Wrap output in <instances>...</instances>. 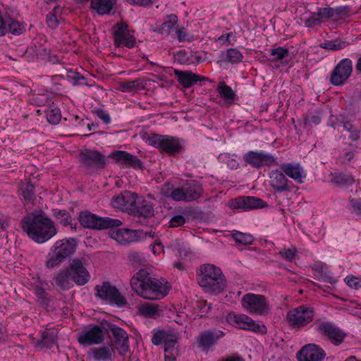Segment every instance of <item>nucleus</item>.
<instances>
[{
	"instance_id": "obj_1",
	"label": "nucleus",
	"mask_w": 361,
	"mask_h": 361,
	"mask_svg": "<svg viewBox=\"0 0 361 361\" xmlns=\"http://www.w3.org/2000/svg\"><path fill=\"white\" fill-rule=\"evenodd\" d=\"M130 283L138 295L149 300L164 298L171 289L165 279L153 277L147 269H139L131 278Z\"/></svg>"
},
{
	"instance_id": "obj_2",
	"label": "nucleus",
	"mask_w": 361,
	"mask_h": 361,
	"mask_svg": "<svg viewBox=\"0 0 361 361\" xmlns=\"http://www.w3.org/2000/svg\"><path fill=\"white\" fill-rule=\"evenodd\" d=\"M20 226L30 239L39 244L47 242L57 233L54 222L42 211L26 214Z\"/></svg>"
},
{
	"instance_id": "obj_3",
	"label": "nucleus",
	"mask_w": 361,
	"mask_h": 361,
	"mask_svg": "<svg viewBox=\"0 0 361 361\" xmlns=\"http://www.w3.org/2000/svg\"><path fill=\"white\" fill-rule=\"evenodd\" d=\"M90 279L88 270L78 258L71 259L69 265L61 269L53 278L56 286L63 291L70 290L74 285L84 286Z\"/></svg>"
},
{
	"instance_id": "obj_4",
	"label": "nucleus",
	"mask_w": 361,
	"mask_h": 361,
	"mask_svg": "<svg viewBox=\"0 0 361 361\" xmlns=\"http://www.w3.org/2000/svg\"><path fill=\"white\" fill-rule=\"evenodd\" d=\"M197 281L205 293L218 295L226 287L227 281L221 269L211 264H204L196 273Z\"/></svg>"
},
{
	"instance_id": "obj_5",
	"label": "nucleus",
	"mask_w": 361,
	"mask_h": 361,
	"mask_svg": "<svg viewBox=\"0 0 361 361\" xmlns=\"http://www.w3.org/2000/svg\"><path fill=\"white\" fill-rule=\"evenodd\" d=\"M170 183H166L162 189L166 197H171L175 201L192 202L199 199L203 194L202 185L194 179L183 181L182 184L173 188Z\"/></svg>"
},
{
	"instance_id": "obj_6",
	"label": "nucleus",
	"mask_w": 361,
	"mask_h": 361,
	"mask_svg": "<svg viewBox=\"0 0 361 361\" xmlns=\"http://www.w3.org/2000/svg\"><path fill=\"white\" fill-rule=\"evenodd\" d=\"M77 246V241L73 238L56 240L48 253L46 267L53 269L59 266L74 254Z\"/></svg>"
},
{
	"instance_id": "obj_7",
	"label": "nucleus",
	"mask_w": 361,
	"mask_h": 361,
	"mask_svg": "<svg viewBox=\"0 0 361 361\" xmlns=\"http://www.w3.org/2000/svg\"><path fill=\"white\" fill-rule=\"evenodd\" d=\"M147 141L149 145L169 156L185 151V140L176 136L153 133L148 136Z\"/></svg>"
},
{
	"instance_id": "obj_8",
	"label": "nucleus",
	"mask_w": 361,
	"mask_h": 361,
	"mask_svg": "<svg viewBox=\"0 0 361 361\" xmlns=\"http://www.w3.org/2000/svg\"><path fill=\"white\" fill-rule=\"evenodd\" d=\"M78 219L83 228L95 231L117 228L122 224L118 219L99 216L87 210L80 212Z\"/></svg>"
},
{
	"instance_id": "obj_9",
	"label": "nucleus",
	"mask_w": 361,
	"mask_h": 361,
	"mask_svg": "<svg viewBox=\"0 0 361 361\" xmlns=\"http://www.w3.org/2000/svg\"><path fill=\"white\" fill-rule=\"evenodd\" d=\"M94 290L96 292L95 297L109 305L121 307L127 304L125 297L121 295L115 286H112L109 281H104L101 285H96Z\"/></svg>"
},
{
	"instance_id": "obj_10",
	"label": "nucleus",
	"mask_w": 361,
	"mask_h": 361,
	"mask_svg": "<svg viewBox=\"0 0 361 361\" xmlns=\"http://www.w3.org/2000/svg\"><path fill=\"white\" fill-rule=\"evenodd\" d=\"M315 315L313 307L305 305L290 309L286 314V320L293 329H300L312 322Z\"/></svg>"
},
{
	"instance_id": "obj_11",
	"label": "nucleus",
	"mask_w": 361,
	"mask_h": 361,
	"mask_svg": "<svg viewBox=\"0 0 361 361\" xmlns=\"http://www.w3.org/2000/svg\"><path fill=\"white\" fill-rule=\"evenodd\" d=\"M241 305L252 315H264L269 310V302L264 295L252 293H246L243 296Z\"/></svg>"
},
{
	"instance_id": "obj_12",
	"label": "nucleus",
	"mask_w": 361,
	"mask_h": 361,
	"mask_svg": "<svg viewBox=\"0 0 361 361\" xmlns=\"http://www.w3.org/2000/svg\"><path fill=\"white\" fill-rule=\"evenodd\" d=\"M135 32L129 29L128 24L121 21L113 27V39L116 47L134 48L136 45Z\"/></svg>"
},
{
	"instance_id": "obj_13",
	"label": "nucleus",
	"mask_w": 361,
	"mask_h": 361,
	"mask_svg": "<svg viewBox=\"0 0 361 361\" xmlns=\"http://www.w3.org/2000/svg\"><path fill=\"white\" fill-rule=\"evenodd\" d=\"M315 329L324 338H327L335 345H339L342 343L346 336L341 329L331 322L317 320Z\"/></svg>"
},
{
	"instance_id": "obj_14",
	"label": "nucleus",
	"mask_w": 361,
	"mask_h": 361,
	"mask_svg": "<svg viewBox=\"0 0 361 361\" xmlns=\"http://www.w3.org/2000/svg\"><path fill=\"white\" fill-rule=\"evenodd\" d=\"M227 206L234 211L240 212L264 208L267 206V203L257 197L239 196L229 200Z\"/></svg>"
},
{
	"instance_id": "obj_15",
	"label": "nucleus",
	"mask_w": 361,
	"mask_h": 361,
	"mask_svg": "<svg viewBox=\"0 0 361 361\" xmlns=\"http://www.w3.org/2000/svg\"><path fill=\"white\" fill-rule=\"evenodd\" d=\"M243 161L245 166H250L252 168L259 169L264 166L270 167L276 162L277 158L263 151L247 152L243 155Z\"/></svg>"
},
{
	"instance_id": "obj_16",
	"label": "nucleus",
	"mask_w": 361,
	"mask_h": 361,
	"mask_svg": "<svg viewBox=\"0 0 361 361\" xmlns=\"http://www.w3.org/2000/svg\"><path fill=\"white\" fill-rule=\"evenodd\" d=\"M353 72V61L348 58L341 60L331 73L329 81L334 86L339 87L345 83Z\"/></svg>"
},
{
	"instance_id": "obj_17",
	"label": "nucleus",
	"mask_w": 361,
	"mask_h": 361,
	"mask_svg": "<svg viewBox=\"0 0 361 361\" xmlns=\"http://www.w3.org/2000/svg\"><path fill=\"white\" fill-rule=\"evenodd\" d=\"M227 320L230 323H235L240 329L252 331L261 334H265L267 331L265 325L257 323L251 317L244 314H229Z\"/></svg>"
},
{
	"instance_id": "obj_18",
	"label": "nucleus",
	"mask_w": 361,
	"mask_h": 361,
	"mask_svg": "<svg viewBox=\"0 0 361 361\" xmlns=\"http://www.w3.org/2000/svg\"><path fill=\"white\" fill-rule=\"evenodd\" d=\"M114 159V163L123 169H142L141 160L135 155L126 151L115 150L108 157Z\"/></svg>"
},
{
	"instance_id": "obj_19",
	"label": "nucleus",
	"mask_w": 361,
	"mask_h": 361,
	"mask_svg": "<svg viewBox=\"0 0 361 361\" xmlns=\"http://www.w3.org/2000/svg\"><path fill=\"white\" fill-rule=\"evenodd\" d=\"M106 331H111L114 339V344L119 351V353L126 354L129 350L130 348L128 333L123 329L114 324L106 323Z\"/></svg>"
},
{
	"instance_id": "obj_20",
	"label": "nucleus",
	"mask_w": 361,
	"mask_h": 361,
	"mask_svg": "<svg viewBox=\"0 0 361 361\" xmlns=\"http://www.w3.org/2000/svg\"><path fill=\"white\" fill-rule=\"evenodd\" d=\"M80 162L86 167L93 169H102L106 165V159L97 150L85 149L79 154Z\"/></svg>"
},
{
	"instance_id": "obj_21",
	"label": "nucleus",
	"mask_w": 361,
	"mask_h": 361,
	"mask_svg": "<svg viewBox=\"0 0 361 361\" xmlns=\"http://www.w3.org/2000/svg\"><path fill=\"white\" fill-rule=\"evenodd\" d=\"M326 355L325 350L319 345L308 343L297 353L298 361H322Z\"/></svg>"
},
{
	"instance_id": "obj_22",
	"label": "nucleus",
	"mask_w": 361,
	"mask_h": 361,
	"mask_svg": "<svg viewBox=\"0 0 361 361\" xmlns=\"http://www.w3.org/2000/svg\"><path fill=\"white\" fill-rule=\"evenodd\" d=\"M154 207L150 202L138 197L130 214L137 219L136 222L145 225L147 223V219L154 216Z\"/></svg>"
},
{
	"instance_id": "obj_23",
	"label": "nucleus",
	"mask_w": 361,
	"mask_h": 361,
	"mask_svg": "<svg viewBox=\"0 0 361 361\" xmlns=\"http://www.w3.org/2000/svg\"><path fill=\"white\" fill-rule=\"evenodd\" d=\"M104 327L99 325H94L87 330L83 331L78 338V341L81 345H97L103 343Z\"/></svg>"
},
{
	"instance_id": "obj_24",
	"label": "nucleus",
	"mask_w": 361,
	"mask_h": 361,
	"mask_svg": "<svg viewBox=\"0 0 361 361\" xmlns=\"http://www.w3.org/2000/svg\"><path fill=\"white\" fill-rule=\"evenodd\" d=\"M111 237L122 245L136 242L143 235L142 231L132 230L129 228H118L110 233Z\"/></svg>"
},
{
	"instance_id": "obj_25",
	"label": "nucleus",
	"mask_w": 361,
	"mask_h": 361,
	"mask_svg": "<svg viewBox=\"0 0 361 361\" xmlns=\"http://www.w3.org/2000/svg\"><path fill=\"white\" fill-rule=\"evenodd\" d=\"M224 336L223 331L215 328L201 331L197 337L198 345L204 350H208Z\"/></svg>"
},
{
	"instance_id": "obj_26",
	"label": "nucleus",
	"mask_w": 361,
	"mask_h": 361,
	"mask_svg": "<svg viewBox=\"0 0 361 361\" xmlns=\"http://www.w3.org/2000/svg\"><path fill=\"white\" fill-rule=\"evenodd\" d=\"M138 197L135 193L125 190L113 198L112 204L114 207L128 211L130 213Z\"/></svg>"
},
{
	"instance_id": "obj_27",
	"label": "nucleus",
	"mask_w": 361,
	"mask_h": 361,
	"mask_svg": "<svg viewBox=\"0 0 361 361\" xmlns=\"http://www.w3.org/2000/svg\"><path fill=\"white\" fill-rule=\"evenodd\" d=\"M174 75L179 84L184 88L188 89L193 86L198 81L208 80V78L200 76L190 71L174 70Z\"/></svg>"
},
{
	"instance_id": "obj_28",
	"label": "nucleus",
	"mask_w": 361,
	"mask_h": 361,
	"mask_svg": "<svg viewBox=\"0 0 361 361\" xmlns=\"http://www.w3.org/2000/svg\"><path fill=\"white\" fill-rule=\"evenodd\" d=\"M280 169L295 182L301 184L306 178V173L299 164L283 163L281 164Z\"/></svg>"
},
{
	"instance_id": "obj_29",
	"label": "nucleus",
	"mask_w": 361,
	"mask_h": 361,
	"mask_svg": "<svg viewBox=\"0 0 361 361\" xmlns=\"http://www.w3.org/2000/svg\"><path fill=\"white\" fill-rule=\"evenodd\" d=\"M271 186L276 192L289 190L288 180L281 170H274L269 174Z\"/></svg>"
},
{
	"instance_id": "obj_30",
	"label": "nucleus",
	"mask_w": 361,
	"mask_h": 361,
	"mask_svg": "<svg viewBox=\"0 0 361 361\" xmlns=\"http://www.w3.org/2000/svg\"><path fill=\"white\" fill-rule=\"evenodd\" d=\"M330 181L336 186L341 188H347L351 186L354 182V177L349 173L335 171L329 174Z\"/></svg>"
},
{
	"instance_id": "obj_31",
	"label": "nucleus",
	"mask_w": 361,
	"mask_h": 361,
	"mask_svg": "<svg viewBox=\"0 0 361 361\" xmlns=\"http://www.w3.org/2000/svg\"><path fill=\"white\" fill-rule=\"evenodd\" d=\"M58 335L54 329H46L36 343L37 346L51 349L57 345Z\"/></svg>"
},
{
	"instance_id": "obj_32",
	"label": "nucleus",
	"mask_w": 361,
	"mask_h": 361,
	"mask_svg": "<svg viewBox=\"0 0 361 361\" xmlns=\"http://www.w3.org/2000/svg\"><path fill=\"white\" fill-rule=\"evenodd\" d=\"M220 59L226 63H239L243 60V53L236 48H229L225 51H221Z\"/></svg>"
},
{
	"instance_id": "obj_33",
	"label": "nucleus",
	"mask_w": 361,
	"mask_h": 361,
	"mask_svg": "<svg viewBox=\"0 0 361 361\" xmlns=\"http://www.w3.org/2000/svg\"><path fill=\"white\" fill-rule=\"evenodd\" d=\"M19 192L23 200L26 203L33 204L36 198L35 188L34 184L30 181L22 182L19 186Z\"/></svg>"
},
{
	"instance_id": "obj_34",
	"label": "nucleus",
	"mask_w": 361,
	"mask_h": 361,
	"mask_svg": "<svg viewBox=\"0 0 361 361\" xmlns=\"http://www.w3.org/2000/svg\"><path fill=\"white\" fill-rule=\"evenodd\" d=\"M93 358L97 361H108L112 360L114 350L111 346H102L91 349Z\"/></svg>"
},
{
	"instance_id": "obj_35",
	"label": "nucleus",
	"mask_w": 361,
	"mask_h": 361,
	"mask_svg": "<svg viewBox=\"0 0 361 361\" xmlns=\"http://www.w3.org/2000/svg\"><path fill=\"white\" fill-rule=\"evenodd\" d=\"M115 0H92L90 8L99 15L108 14L113 9Z\"/></svg>"
},
{
	"instance_id": "obj_36",
	"label": "nucleus",
	"mask_w": 361,
	"mask_h": 361,
	"mask_svg": "<svg viewBox=\"0 0 361 361\" xmlns=\"http://www.w3.org/2000/svg\"><path fill=\"white\" fill-rule=\"evenodd\" d=\"M178 23V17L175 14L166 16V20L157 27L156 31L165 36H169Z\"/></svg>"
},
{
	"instance_id": "obj_37",
	"label": "nucleus",
	"mask_w": 361,
	"mask_h": 361,
	"mask_svg": "<svg viewBox=\"0 0 361 361\" xmlns=\"http://www.w3.org/2000/svg\"><path fill=\"white\" fill-rule=\"evenodd\" d=\"M216 90L219 97L224 99L228 104H232L236 99L237 96L235 92L224 82H220L218 84Z\"/></svg>"
},
{
	"instance_id": "obj_38",
	"label": "nucleus",
	"mask_w": 361,
	"mask_h": 361,
	"mask_svg": "<svg viewBox=\"0 0 361 361\" xmlns=\"http://www.w3.org/2000/svg\"><path fill=\"white\" fill-rule=\"evenodd\" d=\"M6 30L7 35L11 34L15 36H19L25 32L26 25L25 23L20 22L10 16Z\"/></svg>"
},
{
	"instance_id": "obj_39",
	"label": "nucleus",
	"mask_w": 361,
	"mask_h": 361,
	"mask_svg": "<svg viewBox=\"0 0 361 361\" xmlns=\"http://www.w3.org/2000/svg\"><path fill=\"white\" fill-rule=\"evenodd\" d=\"M53 215L59 223L63 226H70L71 228H76L77 224H75L74 226H73V219L66 210L59 209H53Z\"/></svg>"
},
{
	"instance_id": "obj_40",
	"label": "nucleus",
	"mask_w": 361,
	"mask_h": 361,
	"mask_svg": "<svg viewBox=\"0 0 361 361\" xmlns=\"http://www.w3.org/2000/svg\"><path fill=\"white\" fill-rule=\"evenodd\" d=\"M173 334L171 331L156 330L152 331V336L151 338L152 343L155 345H163L169 339Z\"/></svg>"
},
{
	"instance_id": "obj_41",
	"label": "nucleus",
	"mask_w": 361,
	"mask_h": 361,
	"mask_svg": "<svg viewBox=\"0 0 361 361\" xmlns=\"http://www.w3.org/2000/svg\"><path fill=\"white\" fill-rule=\"evenodd\" d=\"M343 130L348 133V139L353 142H357L360 139L361 131L352 121L345 123Z\"/></svg>"
},
{
	"instance_id": "obj_42",
	"label": "nucleus",
	"mask_w": 361,
	"mask_h": 361,
	"mask_svg": "<svg viewBox=\"0 0 361 361\" xmlns=\"http://www.w3.org/2000/svg\"><path fill=\"white\" fill-rule=\"evenodd\" d=\"M34 293L37 298V302L42 307H47L49 306L51 300L49 297L48 293L46 292L42 286H36L34 288Z\"/></svg>"
},
{
	"instance_id": "obj_43",
	"label": "nucleus",
	"mask_w": 361,
	"mask_h": 361,
	"mask_svg": "<svg viewBox=\"0 0 361 361\" xmlns=\"http://www.w3.org/2000/svg\"><path fill=\"white\" fill-rule=\"evenodd\" d=\"M232 238L236 243L243 245H249L252 244L254 237L249 233L234 231L231 234Z\"/></svg>"
},
{
	"instance_id": "obj_44",
	"label": "nucleus",
	"mask_w": 361,
	"mask_h": 361,
	"mask_svg": "<svg viewBox=\"0 0 361 361\" xmlns=\"http://www.w3.org/2000/svg\"><path fill=\"white\" fill-rule=\"evenodd\" d=\"M348 121L345 114H331L327 121V126L334 129L339 126L343 128L345 123Z\"/></svg>"
},
{
	"instance_id": "obj_45",
	"label": "nucleus",
	"mask_w": 361,
	"mask_h": 361,
	"mask_svg": "<svg viewBox=\"0 0 361 361\" xmlns=\"http://www.w3.org/2000/svg\"><path fill=\"white\" fill-rule=\"evenodd\" d=\"M348 42L342 41L339 39L325 41L320 44V47L330 51H337L342 49L348 45Z\"/></svg>"
},
{
	"instance_id": "obj_46",
	"label": "nucleus",
	"mask_w": 361,
	"mask_h": 361,
	"mask_svg": "<svg viewBox=\"0 0 361 361\" xmlns=\"http://www.w3.org/2000/svg\"><path fill=\"white\" fill-rule=\"evenodd\" d=\"M120 87L123 92H131L142 87L141 80L136 79L134 80H128L122 82L120 84Z\"/></svg>"
},
{
	"instance_id": "obj_47",
	"label": "nucleus",
	"mask_w": 361,
	"mask_h": 361,
	"mask_svg": "<svg viewBox=\"0 0 361 361\" xmlns=\"http://www.w3.org/2000/svg\"><path fill=\"white\" fill-rule=\"evenodd\" d=\"M128 261L131 265L138 267L147 263L145 255L140 252H134L128 255Z\"/></svg>"
},
{
	"instance_id": "obj_48",
	"label": "nucleus",
	"mask_w": 361,
	"mask_h": 361,
	"mask_svg": "<svg viewBox=\"0 0 361 361\" xmlns=\"http://www.w3.org/2000/svg\"><path fill=\"white\" fill-rule=\"evenodd\" d=\"M177 343L178 336L173 334L164 345L165 355H171V356L175 355L176 352H178V350L176 348Z\"/></svg>"
},
{
	"instance_id": "obj_49",
	"label": "nucleus",
	"mask_w": 361,
	"mask_h": 361,
	"mask_svg": "<svg viewBox=\"0 0 361 361\" xmlns=\"http://www.w3.org/2000/svg\"><path fill=\"white\" fill-rule=\"evenodd\" d=\"M59 10V6H56L53 8L51 12H50L46 16V23L48 27L51 30H55L59 25V20L56 17V13Z\"/></svg>"
},
{
	"instance_id": "obj_50",
	"label": "nucleus",
	"mask_w": 361,
	"mask_h": 361,
	"mask_svg": "<svg viewBox=\"0 0 361 361\" xmlns=\"http://www.w3.org/2000/svg\"><path fill=\"white\" fill-rule=\"evenodd\" d=\"M46 116L50 124L56 125L60 122L61 118V110L58 107L50 109L47 111Z\"/></svg>"
},
{
	"instance_id": "obj_51",
	"label": "nucleus",
	"mask_w": 361,
	"mask_h": 361,
	"mask_svg": "<svg viewBox=\"0 0 361 361\" xmlns=\"http://www.w3.org/2000/svg\"><path fill=\"white\" fill-rule=\"evenodd\" d=\"M271 56L274 58L272 61H281L288 56L289 51L287 48L283 47H278L276 48L271 49L269 50Z\"/></svg>"
},
{
	"instance_id": "obj_52",
	"label": "nucleus",
	"mask_w": 361,
	"mask_h": 361,
	"mask_svg": "<svg viewBox=\"0 0 361 361\" xmlns=\"http://www.w3.org/2000/svg\"><path fill=\"white\" fill-rule=\"evenodd\" d=\"M68 78L73 85H87L86 78L78 72L68 71Z\"/></svg>"
},
{
	"instance_id": "obj_53",
	"label": "nucleus",
	"mask_w": 361,
	"mask_h": 361,
	"mask_svg": "<svg viewBox=\"0 0 361 361\" xmlns=\"http://www.w3.org/2000/svg\"><path fill=\"white\" fill-rule=\"evenodd\" d=\"M139 312L145 317H152L157 313L158 306L155 304L142 305L140 306Z\"/></svg>"
},
{
	"instance_id": "obj_54",
	"label": "nucleus",
	"mask_w": 361,
	"mask_h": 361,
	"mask_svg": "<svg viewBox=\"0 0 361 361\" xmlns=\"http://www.w3.org/2000/svg\"><path fill=\"white\" fill-rule=\"evenodd\" d=\"M357 149L358 147L356 145L349 144L347 151L342 156V162L347 163L352 161L358 153Z\"/></svg>"
},
{
	"instance_id": "obj_55",
	"label": "nucleus",
	"mask_w": 361,
	"mask_h": 361,
	"mask_svg": "<svg viewBox=\"0 0 361 361\" xmlns=\"http://www.w3.org/2000/svg\"><path fill=\"white\" fill-rule=\"evenodd\" d=\"M298 253L297 248L292 245L290 248H283L279 252L278 255L284 258L286 261L291 262L295 255Z\"/></svg>"
},
{
	"instance_id": "obj_56",
	"label": "nucleus",
	"mask_w": 361,
	"mask_h": 361,
	"mask_svg": "<svg viewBox=\"0 0 361 361\" xmlns=\"http://www.w3.org/2000/svg\"><path fill=\"white\" fill-rule=\"evenodd\" d=\"M192 57V54L185 50H180L175 55L176 60L180 64H190L193 63Z\"/></svg>"
},
{
	"instance_id": "obj_57",
	"label": "nucleus",
	"mask_w": 361,
	"mask_h": 361,
	"mask_svg": "<svg viewBox=\"0 0 361 361\" xmlns=\"http://www.w3.org/2000/svg\"><path fill=\"white\" fill-rule=\"evenodd\" d=\"M177 39L179 42H190L194 40V37L188 33L184 27H180L175 30Z\"/></svg>"
},
{
	"instance_id": "obj_58",
	"label": "nucleus",
	"mask_w": 361,
	"mask_h": 361,
	"mask_svg": "<svg viewBox=\"0 0 361 361\" xmlns=\"http://www.w3.org/2000/svg\"><path fill=\"white\" fill-rule=\"evenodd\" d=\"M322 122V116L321 112L319 111H317L312 113L309 114L305 118V125L308 126L311 124H314L317 126L320 124Z\"/></svg>"
},
{
	"instance_id": "obj_59",
	"label": "nucleus",
	"mask_w": 361,
	"mask_h": 361,
	"mask_svg": "<svg viewBox=\"0 0 361 361\" xmlns=\"http://www.w3.org/2000/svg\"><path fill=\"white\" fill-rule=\"evenodd\" d=\"M319 279L323 282L329 283L332 285L337 283V280L334 278L331 271L321 269L318 271Z\"/></svg>"
},
{
	"instance_id": "obj_60",
	"label": "nucleus",
	"mask_w": 361,
	"mask_h": 361,
	"mask_svg": "<svg viewBox=\"0 0 361 361\" xmlns=\"http://www.w3.org/2000/svg\"><path fill=\"white\" fill-rule=\"evenodd\" d=\"M334 16L348 17L352 13V8L350 6L345 5L336 6L334 8Z\"/></svg>"
},
{
	"instance_id": "obj_61",
	"label": "nucleus",
	"mask_w": 361,
	"mask_h": 361,
	"mask_svg": "<svg viewBox=\"0 0 361 361\" xmlns=\"http://www.w3.org/2000/svg\"><path fill=\"white\" fill-rule=\"evenodd\" d=\"M93 113L99 119H101L105 124H109L111 122L110 114L107 111L98 108L93 111Z\"/></svg>"
},
{
	"instance_id": "obj_62",
	"label": "nucleus",
	"mask_w": 361,
	"mask_h": 361,
	"mask_svg": "<svg viewBox=\"0 0 361 361\" xmlns=\"http://www.w3.org/2000/svg\"><path fill=\"white\" fill-rule=\"evenodd\" d=\"M334 8L324 7L319 8L317 10V15L322 18L330 19L334 16Z\"/></svg>"
},
{
	"instance_id": "obj_63",
	"label": "nucleus",
	"mask_w": 361,
	"mask_h": 361,
	"mask_svg": "<svg viewBox=\"0 0 361 361\" xmlns=\"http://www.w3.org/2000/svg\"><path fill=\"white\" fill-rule=\"evenodd\" d=\"M217 41L221 45H233L235 42V37L233 36L232 32H229L219 37Z\"/></svg>"
},
{
	"instance_id": "obj_64",
	"label": "nucleus",
	"mask_w": 361,
	"mask_h": 361,
	"mask_svg": "<svg viewBox=\"0 0 361 361\" xmlns=\"http://www.w3.org/2000/svg\"><path fill=\"white\" fill-rule=\"evenodd\" d=\"M349 204L353 212L357 216L361 217V198H351L349 200Z\"/></svg>"
}]
</instances>
